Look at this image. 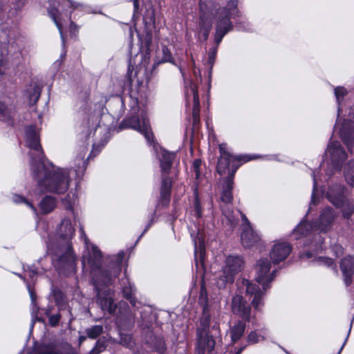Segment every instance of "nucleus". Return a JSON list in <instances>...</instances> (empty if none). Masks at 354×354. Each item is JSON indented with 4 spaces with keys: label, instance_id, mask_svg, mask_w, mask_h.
<instances>
[{
    "label": "nucleus",
    "instance_id": "nucleus-1",
    "mask_svg": "<svg viewBox=\"0 0 354 354\" xmlns=\"http://www.w3.org/2000/svg\"><path fill=\"white\" fill-rule=\"evenodd\" d=\"M26 136L28 147L35 151L30 153V168L32 177L37 180L38 185L50 192H65L69 185L68 174L61 169H55L52 164H45L39 136L35 126L31 125L26 128Z\"/></svg>",
    "mask_w": 354,
    "mask_h": 354
},
{
    "label": "nucleus",
    "instance_id": "nucleus-2",
    "mask_svg": "<svg viewBox=\"0 0 354 354\" xmlns=\"http://www.w3.org/2000/svg\"><path fill=\"white\" fill-rule=\"evenodd\" d=\"M124 253H118V261L108 269L102 268V253L95 245L88 251V263L91 270L92 282L97 292V302L102 311L113 314L116 308L113 299V292L108 288L113 279L118 277L122 269Z\"/></svg>",
    "mask_w": 354,
    "mask_h": 354
},
{
    "label": "nucleus",
    "instance_id": "nucleus-3",
    "mask_svg": "<svg viewBox=\"0 0 354 354\" xmlns=\"http://www.w3.org/2000/svg\"><path fill=\"white\" fill-rule=\"evenodd\" d=\"M199 9V31L204 40L208 38L212 25V19L215 17V43L219 45L223 37L233 29L230 19L239 15L237 0H229L225 6L218 8L214 0H200Z\"/></svg>",
    "mask_w": 354,
    "mask_h": 354
},
{
    "label": "nucleus",
    "instance_id": "nucleus-4",
    "mask_svg": "<svg viewBox=\"0 0 354 354\" xmlns=\"http://www.w3.org/2000/svg\"><path fill=\"white\" fill-rule=\"evenodd\" d=\"M75 227L69 218H64L57 231L55 241L48 245L52 254V262L59 274L71 275L76 270V257L72 248L71 240Z\"/></svg>",
    "mask_w": 354,
    "mask_h": 354
},
{
    "label": "nucleus",
    "instance_id": "nucleus-5",
    "mask_svg": "<svg viewBox=\"0 0 354 354\" xmlns=\"http://www.w3.org/2000/svg\"><path fill=\"white\" fill-rule=\"evenodd\" d=\"M175 153L164 150L160 158V167L161 171V186L159 203L162 206H167L171 198L172 187V178L170 176L173 162L175 159Z\"/></svg>",
    "mask_w": 354,
    "mask_h": 354
},
{
    "label": "nucleus",
    "instance_id": "nucleus-6",
    "mask_svg": "<svg viewBox=\"0 0 354 354\" xmlns=\"http://www.w3.org/2000/svg\"><path fill=\"white\" fill-rule=\"evenodd\" d=\"M244 268V261L239 256H229L225 261V266L223 267L221 274L217 281L219 288L225 287L227 283H232L234 276L241 272Z\"/></svg>",
    "mask_w": 354,
    "mask_h": 354
},
{
    "label": "nucleus",
    "instance_id": "nucleus-7",
    "mask_svg": "<svg viewBox=\"0 0 354 354\" xmlns=\"http://www.w3.org/2000/svg\"><path fill=\"white\" fill-rule=\"evenodd\" d=\"M185 99L187 106L192 104V126L194 129H197L200 124V101L197 86L192 82L185 86Z\"/></svg>",
    "mask_w": 354,
    "mask_h": 354
},
{
    "label": "nucleus",
    "instance_id": "nucleus-8",
    "mask_svg": "<svg viewBox=\"0 0 354 354\" xmlns=\"http://www.w3.org/2000/svg\"><path fill=\"white\" fill-rule=\"evenodd\" d=\"M41 310L48 318V324L52 327L58 326L62 319L68 321L69 324L74 319L71 310H59L58 308H55L53 305H48L46 308H42Z\"/></svg>",
    "mask_w": 354,
    "mask_h": 354
},
{
    "label": "nucleus",
    "instance_id": "nucleus-9",
    "mask_svg": "<svg viewBox=\"0 0 354 354\" xmlns=\"http://www.w3.org/2000/svg\"><path fill=\"white\" fill-rule=\"evenodd\" d=\"M271 264L267 259H259L256 266L257 281L263 286L264 290L269 288L268 283H270L275 277L276 270H273L270 274Z\"/></svg>",
    "mask_w": 354,
    "mask_h": 354
},
{
    "label": "nucleus",
    "instance_id": "nucleus-10",
    "mask_svg": "<svg viewBox=\"0 0 354 354\" xmlns=\"http://www.w3.org/2000/svg\"><path fill=\"white\" fill-rule=\"evenodd\" d=\"M326 153L330 156L333 168L339 171L342 168L343 162L346 159V153L339 142H331L327 147Z\"/></svg>",
    "mask_w": 354,
    "mask_h": 354
},
{
    "label": "nucleus",
    "instance_id": "nucleus-11",
    "mask_svg": "<svg viewBox=\"0 0 354 354\" xmlns=\"http://www.w3.org/2000/svg\"><path fill=\"white\" fill-rule=\"evenodd\" d=\"M232 310L234 315L241 317L246 322L250 319V305L243 299L241 295H236L232 299Z\"/></svg>",
    "mask_w": 354,
    "mask_h": 354
},
{
    "label": "nucleus",
    "instance_id": "nucleus-12",
    "mask_svg": "<svg viewBox=\"0 0 354 354\" xmlns=\"http://www.w3.org/2000/svg\"><path fill=\"white\" fill-rule=\"evenodd\" d=\"M198 342L196 347V354H205L212 352L215 346V340L208 332L197 330Z\"/></svg>",
    "mask_w": 354,
    "mask_h": 354
},
{
    "label": "nucleus",
    "instance_id": "nucleus-13",
    "mask_svg": "<svg viewBox=\"0 0 354 354\" xmlns=\"http://www.w3.org/2000/svg\"><path fill=\"white\" fill-rule=\"evenodd\" d=\"M292 251V246L288 242H277L273 245L270 257L274 263L285 260Z\"/></svg>",
    "mask_w": 354,
    "mask_h": 354
},
{
    "label": "nucleus",
    "instance_id": "nucleus-14",
    "mask_svg": "<svg viewBox=\"0 0 354 354\" xmlns=\"http://www.w3.org/2000/svg\"><path fill=\"white\" fill-rule=\"evenodd\" d=\"M124 124L126 127L132 128L135 130L140 131L143 134L148 142L153 140V135L150 128L148 127L146 122L144 120L142 124H140L139 118L138 115H132L128 118L125 121Z\"/></svg>",
    "mask_w": 354,
    "mask_h": 354
},
{
    "label": "nucleus",
    "instance_id": "nucleus-15",
    "mask_svg": "<svg viewBox=\"0 0 354 354\" xmlns=\"http://www.w3.org/2000/svg\"><path fill=\"white\" fill-rule=\"evenodd\" d=\"M237 167L232 169L228 176L223 178V191L221 196V200L225 204L231 203L233 201V195L232 193L234 185V176Z\"/></svg>",
    "mask_w": 354,
    "mask_h": 354
},
{
    "label": "nucleus",
    "instance_id": "nucleus-16",
    "mask_svg": "<svg viewBox=\"0 0 354 354\" xmlns=\"http://www.w3.org/2000/svg\"><path fill=\"white\" fill-rule=\"evenodd\" d=\"M241 243L244 248H251L254 245H261L260 236L253 230L250 225L243 226L241 234Z\"/></svg>",
    "mask_w": 354,
    "mask_h": 354
},
{
    "label": "nucleus",
    "instance_id": "nucleus-17",
    "mask_svg": "<svg viewBox=\"0 0 354 354\" xmlns=\"http://www.w3.org/2000/svg\"><path fill=\"white\" fill-rule=\"evenodd\" d=\"M345 189L342 185H334L329 187L326 197L328 201L335 207L339 206L342 201L347 199L344 194Z\"/></svg>",
    "mask_w": 354,
    "mask_h": 354
},
{
    "label": "nucleus",
    "instance_id": "nucleus-18",
    "mask_svg": "<svg viewBox=\"0 0 354 354\" xmlns=\"http://www.w3.org/2000/svg\"><path fill=\"white\" fill-rule=\"evenodd\" d=\"M339 136L348 149L354 142V123L351 120H344L339 130Z\"/></svg>",
    "mask_w": 354,
    "mask_h": 354
},
{
    "label": "nucleus",
    "instance_id": "nucleus-19",
    "mask_svg": "<svg viewBox=\"0 0 354 354\" xmlns=\"http://www.w3.org/2000/svg\"><path fill=\"white\" fill-rule=\"evenodd\" d=\"M337 216L332 207H327L324 209L319 216V229L322 232H326L330 230Z\"/></svg>",
    "mask_w": 354,
    "mask_h": 354
},
{
    "label": "nucleus",
    "instance_id": "nucleus-20",
    "mask_svg": "<svg viewBox=\"0 0 354 354\" xmlns=\"http://www.w3.org/2000/svg\"><path fill=\"white\" fill-rule=\"evenodd\" d=\"M340 268L344 275L346 286H350L354 274V257L348 256L343 259L341 261Z\"/></svg>",
    "mask_w": 354,
    "mask_h": 354
},
{
    "label": "nucleus",
    "instance_id": "nucleus-21",
    "mask_svg": "<svg viewBox=\"0 0 354 354\" xmlns=\"http://www.w3.org/2000/svg\"><path fill=\"white\" fill-rule=\"evenodd\" d=\"M219 151L221 156L218 160L216 170L220 175H223L229 169L230 165L234 159L232 156L225 149L223 145H220Z\"/></svg>",
    "mask_w": 354,
    "mask_h": 354
},
{
    "label": "nucleus",
    "instance_id": "nucleus-22",
    "mask_svg": "<svg viewBox=\"0 0 354 354\" xmlns=\"http://www.w3.org/2000/svg\"><path fill=\"white\" fill-rule=\"evenodd\" d=\"M243 285L246 287V293L254 296L252 304L254 308L258 309L261 304V300L263 295L260 288L259 286L250 283L248 279L243 280Z\"/></svg>",
    "mask_w": 354,
    "mask_h": 354
},
{
    "label": "nucleus",
    "instance_id": "nucleus-23",
    "mask_svg": "<svg viewBox=\"0 0 354 354\" xmlns=\"http://www.w3.org/2000/svg\"><path fill=\"white\" fill-rule=\"evenodd\" d=\"M53 295L55 300V306L59 310L72 309L69 306L66 295L58 288L53 289Z\"/></svg>",
    "mask_w": 354,
    "mask_h": 354
},
{
    "label": "nucleus",
    "instance_id": "nucleus-24",
    "mask_svg": "<svg viewBox=\"0 0 354 354\" xmlns=\"http://www.w3.org/2000/svg\"><path fill=\"white\" fill-rule=\"evenodd\" d=\"M195 245V261L198 266V261H203L205 255V245L202 234L198 233L197 237L194 239Z\"/></svg>",
    "mask_w": 354,
    "mask_h": 354
},
{
    "label": "nucleus",
    "instance_id": "nucleus-25",
    "mask_svg": "<svg viewBox=\"0 0 354 354\" xmlns=\"http://www.w3.org/2000/svg\"><path fill=\"white\" fill-rule=\"evenodd\" d=\"M41 88V86L38 84H34L30 86V88L27 90L30 105L36 104L40 97Z\"/></svg>",
    "mask_w": 354,
    "mask_h": 354
},
{
    "label": "nucleus",
    "instance_id": "nucleus-26",
    "mask_svg": "<svg viewBox=\"0 0 354 354\" xmlns=\"http://www.w3.org/2000/svg\"><path fill=\"white\" fill-rule=\"evenodd\" d=\"M245 330V323L243 321L238 322L231 328L230 335L232 342H237L243 335Z\"/></svg>",
    "mask_w": 354,
    "mask_h": 354
},
{
    "label": "nucleus",
    "instance_id": "nucleus-27",
    "mask_svg": "<svg viewBox=\"0 0 354 354\" xmlns=\"http://www.w3.org/2000/svg\"><path fill=\"white\" fill-rule=\"evenodd\" d=\"M55 205V199L49 196H45L39 203V207L43 214H48L50 212L54 209Z\"/></svg>",
    "mask_w": 354,
    "mask_h": 354
},
{
    "label": "nucleus",
    "instance_id": "nucleus-28",
    "mask_svg": "<svg viewBox=\"0 0 354 354\" xmlns=\"http://www.w3.org/2000/svg\"><path fill=\"white\" fill-rule=\"evenodd\" d=\"M336 207L342 209V216L346 219H348L354 212V204L348 198L343 201L342 204Z\"/></svg>",
    "mask_w": 354,
    "mask_h": 354
},
{
    "label": "nucleus",
    "instance_id": "nucleus-29",
    "mask_svg": "<svg viewBox=\"0 0 354 354\" xmlns=\"http://www.w3.org/2000/svg\"><path fill=\"white\" fill-rule=\"evenodd\" d=\"M344 174L346 181L354 186V160L349 161L344 167Z\"/></svg>",
    "mask_w": 354,
    "mask_h": 354
},
{
    "label": "nucleus",
    "instance_id": "nucleus-30",
    "mask_svg": "<svg viewBox=\"0 0 354 354\" xmlns=\"http://www.w3.org/2000/svg\"><path fill=\"white\" fill-rule=\"evenodd\" d=\"M0 120L10 124L13 122L12 111L1 101H0Z\"/></svg>",
    "mask_w": 354,
    "mask_h": 354
},
{
    "label": "nucleus",
    "instance_id": "nucleus-31",
    "mask_svg": "<svg viewBox=\"0 0 354 354\" xmlns=\"http://www.w3.org/2000/svg\"><path fill=\"white\" fill-rule=\"evenodd\" d=\"M334 93H335L337 102L338 104V116L337 117L339 118L340 111H341V108H340L341 102L343 100L344 96H346L348 94V91L343 86H337V87L335 88Z\"/></svg>",
    "mask_w": 354,
    "mask_h": 354
},
{
    "label": "nucleus",
    "instance_id": "nucleus-32",
    "mask_svg": "<svg viewBox=\"0 0 354 354\" xmlns=\"http://www.w3.org/2000/svg\"><path fill=\"white\" fill-rule=\"evenodd\" d=\"M103 332V327L101 325H94L86 329V337L91 339H96Z\"/></svg>",
    "mask_w": 354,
    "mask_h": 354
},
{
    "label": "nucleus",
    "instance_id": "nucleus-33",
    "mask_svg": "<svg viewBox=\"0 0 354 354\" xmlns=\"http://www.w3.org/2000/svg\"><path fill=\"white\" fill-rule=\"evenodd\" d=\"M119 344L127 348H131L133 346V338L131 334L120 332Z\"/></svg>",
    "mask_w": 354,
    "mask_h": 354
},
{
    "label": "nucleus",
    "instance_id": "nucleus-34",
    "mask_svg": "<svg viewBox=\"0 0 354 354\" xmlns=\"http://www.w3.org/2000/svg\"><path fill=\"white\" fill-rule=\"evenodd\" d=\"M10 30L6 27L0 26V46H6L10 41Z\"/></svg>",
    "mask_w": 354,
    "mask_h": 354
},
{
    "label": "nucleus",
    "instance_id": "nucleus-35",
    "mask_svg": "<svg viewBox=\"0 0 354 354\" xmlns=\"http://www.w3.org/2000/svg\"><path fill=\"white\" fill-rule=\"evenodd\" d=\"M315 263L320 266L330 267L337 271L336 265L334 263V261L331 258L319 257L315 259Z\"/></svg>",
    "mask_w": 354,
    "mask_h": 354
},
{
    "label": "nucleus",
    "instance_id": "nucleus-36",
    "mask_svg": "<svg viewBox=\"0 0 354 354\" xmlns=\"http://www.w3.org/2000/svg\"><path fill=\"white\" fill-rule=\"evenodd\" d=\"M48 12L49 15L53 19L55 24H56L57 27L59 28L60 34H61V37L62 38L63 45H64V37L62 35V26L57 21V15L59 14L58 9L56 8H50L48 9Z\"/></svg>",
    "mask_w": 354,
    "mask_h": 354
},
{
    "label": "nucleus",
    "instance_id": "nucleus-37",
    "mask_svg": "<svg viewBox=\"0 0 354 354\" xmlns=\"http://www.w3.org/2000/svg\"><path fill=\"white\" fill-rule=\"evenodd\" d=\"M313 226L310 223L301 222L297 227L296 230L303 236L307 235L312 230Z\"/></svg>",
    "mask_w": 354,
    "mask_h": 354
},
{
    "label": "nucleus",
    "instance_id": "nucleus-38",
    "mask_svg": "<svg viewBox=\"0 0 354 354\" xmlns=\"http://www.w3.org/2000/svg\"><path fill=\"white\" fill-rule=\"evenodd\" d=\"M106 347V341L104 339H99L94 348L91 351H94L95 354H100L101 352L105 350Z\"/></svg>",
    "mask_w": 354,
    "mask_h": 354
},
{
    "label": "nucleus",
    "instance_id": "nucleus-39",
    "mask_svg": "<svg viewBox=\"0 0 354 354\" xmlns=\"http://www.w3.org/2000/svg\"><path fill=\"white\" fill-rule=\"evenodd\" d=\"M199 303L203 306V308L207 305L208 297L206 289L204 287H201V293L199 296Z\"/></svg>",
    "mask_w": 354,
    "mask_h": 354
},
{
    "label": "nucleus",
    "instance_id": "nucleus-40",
    "mask_svg": "<svg viewBox=\"0 0 354 354\" xmlns=\"http://www.w3.org/2000/svg\"><path fill=\"white\" fill-rule=\"evenodd\" d=\"M162 62H171L172 55H171L170 50L168 49L167 47H166V46L162 47Z\"/></svg>",
    "mask_w": 354,
    "mask_h": 354
},
{
    "label": "nucleus",
    "instance_id": "nucleus-41",
    "mask_svg": "<svg viewBox=\"0 0 354 354\" xmlns=\"http://www.w3.org/2000/svg\"><path fill=\"white\" fill-rule=\"evenodd\" d=\"M201 165V160L200 159H195L193 162V171L195 174L196 179H198L201 176L200 167Z\"/></svg>",
    "mask_w": 354,
    "mask_h": 354
},
{
    "label": "nucleus",
    "instance_id": "nucleus-42",
    "mask_svg": "<svg viewBox=\"0 0 354 354\" xmlns=\"http://www.w3.org/2000/svg\"><path fill=\"white\" fill-rule=\"evenodd\" d=\"M216 46H218L216 44ZM217 53V46L212 48L208 54V62L212 66L215 62L216 57Z\"/></svg>",
    "mask_w": 354,
    "mask_h": 354
},
{
    "label": "nucleus",
    "instance_id": "nucleus-43",
    "mask_svg": "<svg viewBox=\"0 0 354 354\" xmlns=\"http://www.w3.org/2000/svg\"><path fill=\"white\" fill-rule=\"evenodd\" d=\"M12 199L16 203H24L30 206L34 211L36 210L35 207L30 203H29L26 198L19 195H14Z\"/></svg>",
    "mask_w": 354,
    "mask_h": 354
},
{
    "label": "nucleus",
    "instance_id": "nucleus-44",
    "mask_svg": "<svg viewBox=\"0 0 354 354\" xmlns=\"http://www.w3.org/2000/svg\"><path fill=\"white\" fill-rule=\"evenodd\" d=\"M194 206V212H195L196 216L198 218H200L202 216V210H201V206L199 198H198V196H196L195 198Z\"/></svg>",
    "mask_w": 354,
    "mask_h": 354
},
{
    "label": "nucleus",
    "instance_id": "nucleus-45",
    "mask_svg": "<svg viewBox=\"0 0 354 354\" xmlns=\"http://www.w3.org/2000/svg\"><path fill=\"white\" fill-rule=\"evenodd\" d=\"M202 329H199L200 331H205L207 332L209 327V317L208 315H204L203 319L201 322Z\"/></svg>",
    "mask_w": 354,
    "mask_h": 354
},
{
    "label": "nucleus",
    "instance_id": "nucleus-46",
    "mask_svg": "<svg viewBox=\"0 0 354 354\" xmlns=\"http://www.w3.org/2000/svg\"><path fill=\"white\" fill-rule=\"evenodd\" d=\"M259 336L254 331H252L248 335V342L249 344H256L259 342Z\"/></svg>",
    "mask_w": 354,
    "mask_h": 354
},
{
    "label": "nucleus",
    "instance_id": "nucleus-47",
    "mask_svg": "<svg viewBox=\"0 0 354 354\" xmlns=\"http://www.w3.org/2000/svg\"><path fill=\"white\" fill-rule=\"evenodd\" d=\"M133 287L130 285L129 286H124L122 288L123 295L125 298H131V296L133 295Z\"/></svg>",
    "mask_w": 354,
    "mask_h": 354
},
{
    "label": "nucleus",
    "instance_id": "nucleus-48",
    "mask_svg": "<svg viewBox=\"0 0 354 354\" xmlns=\"http://www.w3.org/2000/svg\"><path fill=\"white\" fill-rule=\"evenodd\" d=\"M29 292H30V298H31L32 304L34 306L33 310H32V313L37 314V310H39V308L37 307V305H36V295L30 289H29Z\"/></svg>",
    "mask_w": 354,
    "mask_h": 354
},
{
    "label": "nucleus",
    "instance_id": "nucleus-49",
    "mask_svg": "<svg viewBox=\"0 0 354 354\" xmlns=\"http://www.w3.org/2000/svg\"><path fill=\"white\" fill-rule=\"evenodd\" d=\"M333 250L337 257H340L343 254V248L341 245H335Z\"/></svg>",
    "mask_w": 354,
    "mask_h": 354
},
{
    "label": "nucleus",
    "instance_id": "nucleus-50",
    "mask_svg": "<svg viewBox=\"0 0 354 354\" xmlns=\"http://www.w3.org/2000/svg\"><path fill=\"white\" fill-rule=\"evenodd\" d=\"M165 351V344L162 342L159 343L158 346L157 347V351L159 353H162Z\"/></svg>",
    "mask_w": 354,
    "mask_h": 354
},
{
    "label": "nucleus",
    "instance_id": "nucleus-51",
    "mask_svg": "<svg viewBox=\"0 0 354 354\" xmlns=\"http://www.w3.org/2000/svg\"><path fill=\"white\" fill-rule=\"evenodd\" d=\"M242 221L244 222V226L250 225L248 219L245 214L241 215Z\"/></svg>",
    "mask_w": 354,
    "mask_h": 354
},
{
    "label": "nucleus",
    "instance_id": "nucleus-52",
    "mask_svg": "<svg viewBox=\"0 0 354 354\" xmlns=\"http://www.w3.org/2000/svg\"><path fill=\"white\" fill-rule=\"evenodd\" d=\"M127 300L129 301V302L131 304L132 306H135L136 304V299L133 296H131V298H126Z\"/></svg>",
    "mask_w": 354,
    "mask_h": 354
},
{
    "label": "nucleus",
    "instance_id": "nucleus-53",
    "mask_svg": "<svg viewBox=\"0 0 354 354\" xmlns=\"http://www.w3.org/2000/svg\"><path fill=\"white\" fill-rule=\"evenodd\" d=\"M151 224H152V219H151V220L150 221V222L147 225V226L145 227V230H144V231H143V232L142 233V234H141V236H142V235H143V234H145V232H146L149 229V227H151Z\"/></svg>",
    "mask_w": 354,
    "mask_h": 354
},
{
    "label": "nucleus",
    "instance_id": "nucleus-54",
    "mask_svg": "<svg viewBox=\"0 0 354 354\" xmlns=\"http://www.w3.org/2000/svg\"><path fill=\"white\" fill-rule=\"evenodd\" d=\"M134 10L137 11L139 8V0H133Z\"/></svg>",
    "mask_w": 354,
    "mask_h": 354
},
{
    "label": "nucleus",
    "instance_id": "nucleus-55",
    "mask_svg": "<svg viewBox=\"0 0 354 354\" xmlns=\"http://www.w3.org/2000/svg\"><path fill=\"white\" fill-rule=\"evenodd\" d=\"M348 336H349V334H347V337H346V338H348ZM346 340H347V339H346V340L344 341V342L343 345L342 346V347H341V348H340V349L339 350V351H338L337 354H340V353H341V352H342V349H343V348H344V345H345V344H346Z\"/></svg>",
    "mask_w": 354,
    "mask_h": 354
},
{
    "label": "nucleus",
    "instance_id": "nucleus-56",
    "mask_svg": "<svg viewBox=\"0 0 354 354\" xmlns=\"http://www.w3.org/2000/svg\"><path fill=\"white\" fill-rule=\"evenodd\" d=\"M244 348L245 347H241V348H239L235 354H241L242 353V351H243Z\"/></svg>",
    "mask_w": 354,
    "mask_h": 354
},
{
    "label": "nucleus",
    "instance_id": "nucleus-57",
    "mask_svg": "<svg viewBox=\"0 0 354 354\" xmlns=\"http://www.w3.org/2000/svg\"><path fill=\"white\" fill-rule=\"evenodd\" d=\"M86 339V336H80V342L82 343V342H84L85 339Z\"/></svg>",
    "mask_w": 354,
    "mask_h": 354
},
{
    "label": "nucleus",
    "instance_id": "nucleus-58",
    "mask_svg": "<svg viewBox=\"0 0 354 354\" xmlns=\"http://www.w3.org/2000/svg\"><path fill=\"white\" fill-rule=\"evenodd\" d=\"M313 180H314V189H313V191L315 192V189H316V180H315V174H313Z\"/></svg>",
    "mask_w": 354,
    "mask_h": 354
},
{
    "label": "nucleus",
    "instance_id": "nucleus-59",
    "mask_svg": "<svg viewBox=\"0 0 354 354\" xmlns=\"http://www.w3.org/2000/svg\"><path fill=\"white\" fill-rule=\"evenodd\" d=\"M312 203H315L314 192H313V195H312Z\"/></svg>",
    "mask_w": 354,
    "mask_h": 354
},
{
    "label": "nucleus",
    "instance_id": "nucleus-60",
    "mask_svg": "<svg viewBox=\"0 0 354 354\" xmlns=\"http://www.w3.org/2000/svg\"><path fill=\"white\" fill-rule=\"evenodd\" d=\"M127 75L129 76V81L130 82H131V74H130V70L129 69L128 70V72H127Z\"/></svg>",
    "mask_w": 354,
    "mask_h": 354
},
{
    "label": "nucleus",
    "instance_id": "nucleus-61",
    "mask_svg": "<svg viewBox=\"0 0 354 354\" xmlns=\"http://www.w3.org/2000/svg\"><path fill=\"white\" fill-rule=\"evenodd\" d=\"M306 255H307V257H308V258H310V257H311V254H308V253H307V254H306Z\"/></svg>",
    "mask_w": 354,
    "mask_h": 354
},
{
    "label": "nucleus",
    "instance_id": "nucleus-62",
    "mask_svg": "<svg viewBox=\"0 0 354 354\" xmlns=\"http://www.w3.org/2000/svg\"><path fill=\"white\" fill-rule=\"evenodd\" d=\"M88 354H95L94 351H90Z\"/></svg>",
    "mask_w": 354,
    "mask_h": 354
},
{
    "label": "nucleus",
    "instance_id": "nucleus-63",
    "mask_svg": "<svg viewBox=\"0 0 354 354\" xmlns=\"http://www.w3.org/2000/svg\"><path fill=\"white\" fill-rule=\"evenodd\" d=\"M84 240H85L86 243H87L88 239L86 237H85Z\"/></svg>",
    "mask_w": 354,
    "mask_h": 354
},
{
    "label": "nucleus",
    "instance_id": "nucleus-64",
    "mask_svg": "<svg viewBox=\"0 0 354 354\" xmlns=\"http://www.w3.org/2000/svg\"><path fill=\"white\" fill-rule=\"evenodd\" d=\"M37 320H38V321H39V322H41V321H42V319H40V318H37Z\"/></svg>",
    "mask_w": 354,
    "mask_h": 354
}]
</instances>
